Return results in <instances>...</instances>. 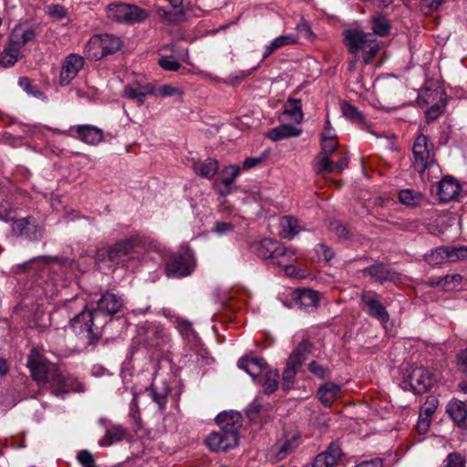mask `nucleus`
<instances>
[{"label": "nucleus", "mask_w": 467, "mask_h": 467, "mask_svg": "<svg viewBox=\"0 0 467 467\" xmlns=\"http://www.w3.org/2000/svg\"><path fill=\"white\" fill-rule=\"evenodd\" d=\"M18 85L21 87L23 90H25L27 94L37 98H44V93L39 90L36 86L33 85L32 81L28 78H20L18 79Z\"/></svg>", "instance_id": "obj_51"}, {"label": "nucleus", "mask_w": 467, "mask_h": 467, "mask_svg": "<svg viewBox=\"0 0 467 467\" xmlns=\"http://www.w3.org/2000/svg\"><path fill=\"white\" fill-rule=\"evenodd\" d=\"M125 436V430L119 425H112L107 428L104 438L100 441L101 446H110L120 441Z\"/></svg>", "instance_id": "obj_40"}, {"label": "nucleus", "mask_w": 467, "mask_h": 467, "mask_svg": "<svg viewBox=\"0 0 467 467\" xmlns=\"http://www.w3.org/2000/svg\"><path fill=\"white\" fill-rule=\"evenodd\" d=\"M70 130L76 131L78 139L87 144L94 145L103 139L102 130L92 125H77Z\"/></svg>", "instance_id": "obj_21"}, {"label": "nucleus", "mask_w": 467, "mask_h": 467, "mask_svg": "<svg viewBox=\"0 0 467 467\" xmlns=\"http://www.w3.org/2000/svg\"><path fill=\"white\" fill-rule=\"evenodd\" d=\"M26 366L34 380L41 386H47L53 395L63 397L74 390L72 379L65 377L55 364L47 361L36 348L30 350Z\"/></svg>", "instance_id": "obj_3"}, {"label": "nucleus", "mask_w": 467, "mask_h": 467, "mask_svg": "<svg viewBox=\"0 0 467 467\" xmlns=\"http://www.w3.org/2000/svg\"><path fill=\"white\" fill-rule=\"evenodd\" d=\"M314 169L317 174L334 172V163L329 156L318 154L314 162Z\"/></svg>", "instance_id": "obj_47"}, {"label": "nucleus", "mask_w": 467, "mask_h": 467, "mask_svg": "<svg viewBox=\"0 0 467 467\" xmlns=\"http://www.w3.org/2000/svg\"><path fill=\"white\" fill-rule=\"evenodd\" d=\"M371 28L373 34L379 36H386L390 30V24L389 19L383 16H376L371 20Z\"/></svg>", "instance_id": "obj_45"}, {"label": "nucleus", "mask_w": 467, "mask_h": 467, "mask_svg": "<svg viewBox=\"0 0 467 467\" xmlns=\"http://www.w3.org/2000/svg\"><path fill=\"white\" fill-rule=\"evenodd\" d=\"M42 259L45 262L53 261L55 264L51 266V268H47L43 270L41 276L39 279L36 281L35 289L36 293V296L38 297H48L52 298L55 296L60 287H64L65 281L61 278L59 275H55L56 269H67L71 268L74 265V262L67 258L58 259L52 257H36L32 260Z\"/></svg>", "instance_id": "obj_4"}, {"label": "nucleus", "mask_w": 467, "mask_h": 467, "mask_svg": "<svg viewBox=\"0 0 467 467\" xmlns=\"http://www.w3.org/2000/svg\"><path fill=\"white\" fill-rule=\"evenodd\" d=\"M296 303L299 308L306 312L313 311L318 306V295L312 289L304 288L298 290Z\"/></svg>", "instance_id": "obj_26"}, {"label": "nucleus", "mask_w": 467, "mask_h": 467, "mask_svg": "<svg viewBox=\"0 0 467 467\" xmlns=\"http://www.w3.org/2000/svg\"><path fill=\"white\" fill-rule=\"evenodd\" d=\"M36 36V34L35 29L27 28L22 33L18 40H13L12 43H14L16 47H19V48H21V47H23L26 43L33 41Z\"/></svg>", "instance_id": "obj_62"}, {"label": "nucleus", "mask_w": 467, "mask_h": 467, "mask_svg": "<svg viewBox=\"0 0 467 467\" xmlns=\"http://www.w3.org/2000/svg\"><path fill=\"white\" fill-rule=\"evenodd\" d=\"M445 106H446V101L441 102V105L439 103V104H435L432 106H429L425 111L426 119L429 121L436 119L439 116H441L442 114V112L444 111Z\"/></svg>", "instance_id": "obj_56"}, {"label": "nucleus", "mask_w": 467, "mask_h": 467, "mask_svg": "<svg viewBox=\"0 0 467 467\" xmlns=\"http://www.w3.org/2000/svg\"><path fill=\"white\" fill-rule=\"evenodd\" d=\"M150 244L146 235L134 234L121 239L106 248L99 249L97 254L98 260L105 262L109 268L119 267L136 268L141 257V249Z\"/></svg>", "instance_id": "obj_2"}, {"label": "nucleus", "mask_w": 467, "mask_h": 467, "mask_svg": "<svg viewBox=\"0 0 467 467\" xmlns=\"http://www.w3.org/2000/svg\"><path fill=\"white\" fill-rule=\"evenodd\" d=\"M321 138L322 151L320 154L331 157L337 150V144L334 142L335 134H331L330 132L327 134L322 133Z\"/></svg>", "instance_id": "obj_48"}, {"label": "nucleus", "mask_w": 467, "mask_h": 467, "mask_svg": "<svg viewBox=\"0 0 467 467\" xmlns=\"http://www.w3.org/2000/svg\"><path fill=\"white\" fill-rule=\"evenodd\" d=\"M83 57L71 53L66 57L63 61L60 76L59 84L60 86H67L77 77L78 73L83 68L84 66Z\"/></svg>", "instance_id": "obj_12"}, {"label": "nucleus", "mask_w": 467, "mask_h": 467, "mask_svg": "<svg viewBox=\"0 0 467 467\" xmlns=\"http://www.w3.org/2000/svg\"><path fill=\"white\" fill-rule=\"evenodd\" d=\"M361 302L367 307V314L381 323H387L389 320V312L381 302V296L372 290H365L360 295Z\"/></svg>", "instance_id": "obj_8"}, {"label": "nucleus", "mask_w": 467, "mask_h": 467, "mask_svg": "<svg viewBox=\"0 0 467 467\" xmlns=\"http://www.w3.org/2000/svg\"><path fill=\"white\" fill-rule=\"evenodd\" d=\"M165 273L170 278H177L189 275L191 271L185 258L174 254L166 262Z\"/></svg>", "instance_id": "obj_20"}, {"label": "nucleus", "mask_w": 467, "mask_h": 467, "mask_svg": "<svg viewBox=\"0 0 467 467\" xmlns=\"http://www.w3.org/2000/svg\"><path fill=\"white\" fill-rule=\"evenodd\" d=\"M158 65L162 69L172 72L178 71L182 67V65L178 61L172 60L168 57L159 58Z\"/></svg>", "instance_id": "obj_59"}, {"label": "nucleus", "mask_w": 467, "mask_h": 467, "mask_svg": "<svg viewBox=\"0 0 467 467\" xmlns=\"http://www.w3.org/2000/svg\"><path fill=\"white\" fill-rule=\"evenodd\" d=\"M238 368L247 372L254 379L261 375L266 367V362L259 358L243 357L238 360Z\"/></svg>", "instance_id": "obj_25"}, {"label": "nucleus", "mask_w": 467, "mask_h": 467, "mask_svg": "<svg viewBox=\"0 0 467 467\" xmlns=\"http://www.w3.org/2000/svg\"><path fill=\"white\" fill-rule=\"evenodd\" d=\"M300 444V436L297 433L286 435L280 443L275 445V458L277 461L285 459Z\"/></svg>", "instance_id": "obj_29"}, {"label": "nucleus", "mask_w": 467, "mask_h": 467, "mask_svg": "<svg viewBox=\"0 0 467 467\" xmlns=\"http://www.w3.org/2000/svg\"><path fill=\"white\" fill-rule=\"evenodd\" d=\"M439 404V400L435 396H429L422 405L420 415L425 417V419H431Z\"/></svg>", "instance_id": "obj_50"}, {"label": "nucleus", "mask_w": 467, "mask_h": 467, "mask_svg": "<svg viewBox=\"0 0 467 467\" xmlns=\"http://www.w3.org/2000/svg\"><path fill=\"white\" fill-rule=\"evenodd\" d=\"M296 260V250L281 244L272 264L282 267L287 276H293L296 273L295 266Z\"/></svg>", "instance_id": "obj_16"}, {"label": "nucleus", "mask_w": 467, "mask_h": 467, "mask_svg": "<svg viewBox=\"0 0 467 467\" xmlns=\"http://www.w3.org/2000/svg\"><path fill=\"white\" fill-rule=\"evenodd\" d=\"M340 389L341 388L338 384L328 381L318 388L317 394L323 406L330 407L338 397Z\"/></svg>", "instance_id": "obj_27"}, {"label": "nucleus", "mask_w": 467, "mask_h": 467, "mask_svg": "<svg viewBox=\"0 0 467 467\" xmlns=\"http://www.w3.org/2000/svg\"><path fill=\"white\" fill-rule=\"evenodd\" d=\"M234 229V226L231 223L221 222V221H216L214 223V226H213V231L218 235H225V234L233 232Z\"/></svg>", "instance_id": "obj_63"}, {"label": "nucleus", "mask_w": 467, "mask_h": 467, "mask_svg": "<svg viewBox=\"0 0 467 467\" xmlns=\"http://www.w3.org/2000/svg\"><path fill=\"white\" fill-rule=\"evenodd\" d=\"M216 422L221 431L231 432L232 434H239L243 417L237 411H223L216 416Z\"/></svg>", "instance_id": "obj_18"}, {"label": "nucleus", "mask_w": 467, "mask_h": 467, "mask_svg": "<svg viewBox=\"0 0 467 467\" xmlns=\"http://www.w3.org/2000/svg\"><path fill=\"white\" fill-rule=\"evenodd\" d=\"M447 101L446 94L441 88L434 89L425 88L421 90L417 98V102L420 107H429L441 102Z\"/></svg>", "instance_id": "obj_24"}, {"label": "nucleus", "mask_w": 467, "mask_h": 467, "mask_svg": "<svg viewBox=\"0 0 467 467\" xmlns=\"http://www.w3.org/2000/svg\"><path fill=\"white\" fill-rule=\"evenodd\" d=\"M460 192L461 186L452 177H444L439 183L438 195L444 202L456 198Z\"/></svg>", "instance_id": "obj_23"}, {"label": "nucleus", "mask_w": 467, "mask_h": 467, "mask_svg": "<svg viewBox=\"0 0 467 467\" xmlns=\"http://www.w3.org/2000/svg\"><path fill=\"white\" fill-rule=\"evenodd\" d=\"M85 52L86 55L93 60H99L106 57L103 45L101 44L100 36H99V35H95L90 37L86 45Z\"/></svg>", "instance_id": "obj_36"}, {"label": "nucleus", "mask_w": 467, "mask_h": 467, "mask_svg": "<svg viewBox=\"0 0 467 467\" xmlns=\"http://www.w3.org/2000/svg\"><path fill=\"white\" fill-rule=\"evenodd\" d=\"M379 44L377 43L374 36H372V41L366 45V49L364 50L365 56L363 59L365 64H368L370 62V60L375 57V55L379 51Z\"/></svg>", "instance_id": "obj_60"}, {"label": "nucleus", "mask_w": 467, "mask_h": 467, "mask_svg": "<svg viewBox=\"0 0 467 467\" xmlns=\"http://www.w3.org/2000/svg\"><path fill=\"white\" fill-rule=\"evenodd\" d=\"M65 307L69 313L78 312L69 320V327L77 337L78 351H84L88 347L98 344L101 337L100 328L104 322H99V313L88 308L83 296H76L65 301Z\"/></svg>", "instance_id": "obj_1"}, {"label": "nucleus", "mask_w": 467, "mask_h": 467, "mask_svg": "<svg viewBox=\"0 0 467 467\" xmlns=\"http://www.w3.org/2000/svg\"><path fill=\"white\" fill-rule=\"evenodd\" d=\"M281 244L276 240L265 238L254 245V252L261 259H267L272 263Z\"/></svg>", "instance_id": "obj_22"}, {"label": "nucleus", "mask_w": 467, "mask_h": 467, "mask_svg": "<svg viewBox=\"0 0 467 467\" xmlns=\"http://www.w3.org/2000/svg\"><path fill=\"white\" fill-rule=\"evenodd\" d=\"M447 412L456 424L463 423L467 418L466 405L460 400H451L447 405Z\"/></svg>", "instance_id": "obj_35"}, {"label": "nucleus", "mask_w": 467, "mask_h": 467, "mask_svg": "<svg viewBox=\"0 0 467 467\" xmlns=\"http://www.w3.org/2000/svg\"><path fill=\"white\" fill-rule=\"evenodd\" d=\"M107 14L110 19L126 24L140 23L148 17V13L144 9L125 3L109 5Z\"/></svg>", "instance_id": "obj_6"}, {"label": "nucleus", "mask_w": 467, "mask_h": 467, "mask_svg": "<svg viewBox=\"0 0 467 467\" xmlns=\"http://www.w3.org/2000/svg\"><path fill=\"white\" fill-rule=\"evenodd\" d=\"M193 169L199 176L212 179L218 171V162L213 159H207L199 165H195Z\"/></svg>", "instance_id": "obj_41"}, {"label": "nucleus", "mask_w": 467, "mask_h": 467, "mask_svg": "<svg viewBox=\"0 0 467 467\" xmlns=\"http://www.w3.org/2000/svg\"><path fill=\"white\" fill-rule=\"evenodd\" d=\"M341 111L347 119L352 121H360L363 119V115L358 109L348 102L342 103Z\"/></svg>", "instance_id": "obj_54"}, {"label": "nucleus", "mask_w": 467, "mask_h": 467, "mask_svg": "<svg viewBox=\"0 0 467 467\" xmlns=\"http://www.w3.org/2000/svg\"><path fill=\"white\" fill-rule=\"evenodd\" d=\"M124 96L130 99L136 100L140 105L145 101L143 93H140L134 86L129 85L124 89Z\"/></svg>", "instance_id": "obj_61"}, {"label": "nucleus", "mask_w": 467, "mask_h": 467, "mask_svg": "<svg viewBox=\"0 0 467 467\" xmlns=\"http://www.w3.org/2000/svg\"><path fill=\"white\" fill-rule=\"evenodd\" d=\"M428 137L420 134L413 144V169L420 174L423 175L426 171L438 169L439 166L431 154Z\"/></svg>", "instance_id": "obj_5"}, {"label": "nucleus", "mask_w": 467, "mask_h": 467, "mask_svg": "<svg viewBox=\"0 0 467 467\" xmlns=\"http://www.w3.org/2000/svg\"><path fill=\"white\" fill-rule=\"evenodd\" d=\"M150 244L141 249V257L139 266H147L149 269L158 267L167 262V251L152 238L146 236Z\"/></svg>", "instance_id": "obj_10"}, {"label": "nucleus", "mask_w": 467, "mask_h": 467, "mask_svg": "<svg viewBox=\"0 0 467 467\" xmlns=\"http://www.w3.org/2000/svg\"><path fill=\"white\" fill-rule=\"evenodd\" d=\"M443 462L444 467H465L464 458L456 452L450 453Z\"/></svg>", "instance_id": "obj_58"}, {"label": "nucleus", "mask_w": 467, "mask_h": 467, "mask_svg": "<svg viewBox=\"0 0 467 467\" xmlns=\"http://www.w3.org/2000/svg\"><path fill=\"white\" fill-rule=\"evenodd\" d=\"M457 368L467 377V348L457 355Z\"/></svg>", "instance_id": "obj_64"}, {"label": "nucleus", "mask_w": 467, "mask_h": 467, "mask_svg": "<svg viewBox=\"0 0 467 467\" xmlns=\"http://www.w3.org/2000/svg\"><path fill=\"white\" fill-rule=\"evenodd\" d=\"M156 93L161 97H175L183 95V90L172 85H163L156 88Z\"/></svg>", "instance_id": "obj_55"}, {"label": "nucleus", "mask_w": 467, "mask_h": 467, "mask_svg": "<svg viewBox=\"0 0 467 467\" xmlns=\"http://www.w3.org/2000/svg\"><path fill=\"white\" fill-rule=\"evenodd\" d=\"M301 133L302 130L300 128L295 127L291 124H283L272 129L268 133V137L272 140L277 141L291 137H297Z\"/></svg>", "instance_id": "obj_32"}, {"label": "nucleus", "mask_w": 467, "mask_h": 467, "mask_svg": "<svg viewBox=\"0 0 467 467\" xmlns=\"http://www.w3.org/2000/svg\"><path fill=\"white\" fill-rule=\"evenodd\" d=\"M173 325L178 329L179 333L189 342L192 341L196 343L198 341V337L188 320L182 317L175 318Z\"/></svg>", "instance_id": "obj_42"}, {"label": "nucleus", "mask_w": 467, "mask_h": 467, "mask_svg": "<svg viewBox=\"0 0 467 467\" xmlns=\"http://www.w3.org/2000/svg\"><path fill=\"white\" fill-rule=\"evenodd\" d=\"M449 262H457L467 259V246H447Z\"/></svg>", "instance_id": "obj_53"}, {"label": "nucleus", "mask_w": 467, "mask_h": 467, "mask_svg": "<svg viewBox=\"0 0 467 467\" xmlns=\"http://www.w3.org/2000/svg\"><path fill=\"white\" fill-rule=\"evenodd\" d=\"M342 455L339 445L331 443L327 449L317 454L312 463L313 467H333Z\"/></svg>", "instance_id": "obj_19"}, {"label": "nucleus", "mask_w": 467, "mask_h": 467, "mask_svg": "<svg viewBox=\"0 0 467 467\" xmlns=\"http://www.w3.org/2000/svg\"><path fill=\"white\" fill-rule=\"evenodd\" d=\"M284 115L296 124L301 123L304 117L301 99L289 98L285 106Z\"/></svg>", "instance_id": "obj_33"}, {"label": "nucleus", "mask_w": 467, "mask_h": 467, "mask_svg": "<svg viewBox=\"0 0 467 467\" xmlns=\"http://www.w3.org/2000/svg\"><path fill=\"white\" fill-rule=\"evenodd\" d=\"M299 232L298 221L292 216L280 219V234L283 238L292 239Z\"/></svg>", "instance_id": "obj_37"}, {"label": "nucleus", "mask_w": 467, "mask_h": 467, "mask_svg": "<svg viewBox=\"0 0 467 467\" xmlns=\"http://www.w3.org/2000/svg\"><path fill=\"white\" fill-rule=\"evenodd\" d=\"M20 55V48L14 43H11L4 51L0 54V65L4 67L13 66Z\"/></svg>", "instance_id": "obj_43"}, {"label": "nucleus", "mask_w": 467, "mask_h": 467, "mask_svg": "<svg viewBox=\"0 0 467 467\" xmlns=\"http://www.w3.org/2000/svg\"><path fill=\"white\" fill-rule=\"evenodd\" d=\"M432 383V375L427 369L416 368L404 378L401 387L405 390H411L414 394H422L431 388Z\"/></svg>", "instance_id": "obj_7"}, {"label": "nucleus", "mask_w": 467, "mask_h": 467, "mask_svg": "<svg viewBox=\"0 0 467 467\" xmlns=\"http://www.w3.org/2000/svg\"><path fill=\"white\" fill-rule=\"evenodd\" d=\"M99 36H100V41L103 45L106 56L116 53L117 51L120 50L123 46L121 37L116 35L101 34L99 35Z\"/></svg>", "instance_id": "obj_38"}, {"label": "nucleus", "mask_w": 467, "mask_h": 467, "mask_svg": "<svg viewBox=\"0 0 467 467\" xmlns=\"http://www.w3.org/2000/svg\"><path fill=\"white\" fill-rule=\"evenodd\" d=\"M11 233L16 237H25L33 242L39 241L43 236V229L37 225L33 216L16 220L11 224Z\"/></svg>", "instance_id": "obj_9"}, {"label": "nucleus", "mask_w": 467, "mask_h": 467, "mask_svg": "<svg viewBox=\"0 0 467 467\" xmlns=\"http://www.w3.org/2000/svg\"><path fill=\"white\" fill-rule=\"evenodd\" d=\"M144 335V341L150 348H161L170 341V334L163 327L157 324H146L140 328Z\"/></svg>", "instance_id": "obj_13"}, {"label": "nucleus", "mask_w": 467, "mask_h": 467, "mask_svg": "<svg viewBox=\"0 0 467 467\" xmlns=\"http://www.w3.org/2000/svg\"><path fill=\"white\" fill-rule=\"evenodd\" d=\"M150 398L158 405L159 410L163 411L166 408L167 399L171 393V389L166 382H161V386L153 383L148 389Z\"/></svg>", "instance_id": "obj_30"}, {"label": "nucleus", "mask_w": 467, "mask_h": 467, "mask_svg": "<svg viewBox=\"0 0 467 467\" xmlns=\"http://www.w3.org/2000/svg\"><path fill=\"white\" fill-rule=\"evenodd\" d=\"M123 306V299L120 296L106 292L101 295L100 299L97 303L99 317L102 315L112 316L118 313Z\"/></svg>", "instance_id": "obj_17"}, {"label": "nucleus", "mask_w": 467, "mask_h": 467, "mask_svg": "<svg viewBox=\"0 0 467 467\" xmlns=\"http://www.w3.org/2000/svg\"><path fill=\"white\" fill-rule=\"evenodd\" d=\"M307 369L312 375L320 379L329 378L331 373L328 368L320 365L317 361L315 360L308 363Z\"/></svg>", "instance_id": "obj_52"}, {"label": "nucleus", "mask_w": 467, "mask_h": 467, "mask_svg": "<svg viewBox=\"0 0 467 467\" xmlns=\"http://www.w3.org/2000/svg\"><path fill=\"white\" fill-rule=\"evenodd\" d=\"M240 167L238 165H229L225 167L221 173L220 184H217L218 192L222 195H226L231 192V185L239 175Z\"/></svg>", "instance_id": "obj_28"}, {"label": "nucleus", "mask_w": 467, "mask_h": 467, "mask_svg": "<svg viewBox=\"0 0 467 467\" xmlns=\"http://www.w3.org/2000/svg\"><path fill=\"white\" fill-rule=\"evenodd\" d=\"M362 273L379 284L394 282L400 278V274L397 271L383 263H375L367 266L362 270Z\"/></svg>", "instance_id": "obj_14"}, {"label": "nucleus", "mask_w": 467, "mask_h": 467, "mask_svg": "<svg viewBox=\"0 0 467 467\" xmlns=\"http://www.w3.org/2000/svg\"><path fill=\"white\" fill-rule=\"evenodd\" d=\"M239 434H232L224 431L211 432L205 439L206 445L213 451H223L238 445Z\"/></svg>", "instance_id": "obj_11"}, {"label": "nucleus", "mask_w": 467, "mask_h": 467, "mask_svg": "<svg viewBox=\"0 0 467 467\" xmlns=\"http://www.w3.org/2000/svg\"><path fill=\"white\" fill-rule=\"evenodd\" d=\"M297 42V36L293 34L283 35L273 39L265 49L262 59H265L274 51Z\"/></svg>", "instance_id": "obj_34"}, {"label": "nucleus", "mask_w": 467, "mask_h": 467, "mask_svg": "<svg viewBox=\"0 0 467 467\" xmlns=\"http://www.w3.org/2000/svg\"><path fill=\"white\" fill-rule=\"evenodd\" d=\"M313 345L310 341L305 339L301 341L291 352L287 362L289 364L299 367L306 359L307 356L312 352Z\"/></svg>", "instance_id": "obj_31"}, {"label": "nucleus", "mask_w": 467, "mask_h": 467, "mask_svg": "<svg viewBox=\"0 0 467 467\" xmlns=\"http://www.w3.org/2000/svg\"><path fill=\"white\" fill-rule=\"evenodd\" d=\"M279 373L276 369H271L265 373L263 388L267 395L274 393L278 387Z\"/></svg>", "instance_id": "obj_46"}, {"label": "nucleus", "mask_w": 467, "mask_h": 467, "mask_svg": "<svg viewBox=\"0 0 467 467\" xmlns=\"http://www.w3.org/2000/svg\"><path fill=\"white\" fill-rule=\"evenodd\" d=\"M425 261L431 265H439L449 262L447 246L438 247L429 254H426Z\"/></svg>", "instance_id": "obj_44"}, {"label": "nucleus", "mask_w": 467, "mask_h": 467, "mask_svg": "<svg viewBox=\"0 0 467 467\" xmlns=\"http://www.w3.org/2000/svg\"><path fill=\"white\" fill-rule=\"evenodd\" d=\"M297 368L298 367L289 364L288 362L286 363V367L283 371V378H282V380H283L282 387L285 390H289L292 389L294 379L296 375Z\"/></svg>", "instance_id": "obj_49"}, {"label": "nucleus", "mask_w": 467, "mask_h": 467, "mask_svg": "<svg viewBox=\"0 0 467 467\" xmlns=\"http://www.w3.org/2000/svg\"><path fill=\"white\" fill-rule=\"evenodd\" d=\"M399 201L408 207H416L422 202L423 196L420 192L404 189L399 192Z\"/></svg>", "instance_id": "obj_39"}, {"label": "nucleus", "mask_w": 467, "mask_h": 467, "mask_svg": "<svg viewBox=\"0 0 467 467\" xmlns=\"http://www.w3.org/2000/svg\"><path fill=\"white\" fill-rule=\"evenodd\" d=\"M14 219V207L8 201L0 202V220L4 222Z\"/></svg>", "instance_id": "obj_57"}, {"label": "nucleus", "mask_w": 467, "mask_h": 467, "mask_svg": "<svg viewBox=\"0 0 467 467\" xmlns=\"http://www.w3.org/2000/svg\"><path fill=\"white\" fill-rule=\"evenodd\" d=\"M344 43L351 53H357L359 50H365L366 45L372 41L373 35L365 33L358 28L347 29L343 33Z\"/></svg>", "instance_id": "obj_15"}]
</instances>
